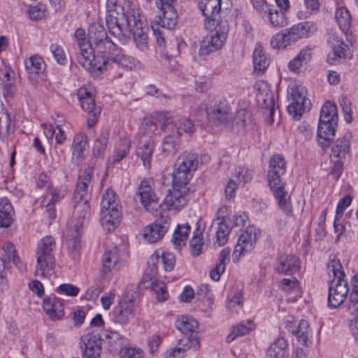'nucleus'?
Masks as SVG:
<instances>
[{"instance_id":"50","label":"nucleus","mask_w":358,"mask_h":358,"mask_svg":"<svg viewBox=\"0 0 358 358\" xmlns=\"http://www.w3.org/2000/svg\"><path fill=\"white\" fill-rule=\"evenodd\" d=\"M202 235L203 229L200 228V226L197 222L193 231L192 238L189 242L190 252L192 255L194 257L199 256L203 251L204 242Z\"/></svg>"},{"instance_id":"23","label":"nucleus","mask_w":358,"mask_h":358,"mask_svg":"<svg viewBox=\"0 0 358 358\" xmlns=\"http://www.w3.org/2000/svg\"><path fill=\"white\" fill-rule=\"evenodd\" d=\"M350 150L349 138L346 136L339 138L334 142L330 155L331 162L335 164V169L339 172L342 168L343 159H345Z\"/></svg>"},{"instance_id":"28","label":"nucleus","mask_w":358,"mask_h":358,"mask_svg":"<svg viewBox=\"0 0 358 358\" xmlns=\"http://www.w3.org/2000/svg\"><path fill=\"white\" fill-rule=\"evenodd\" d=\"M234 124L240 132L248 133L255 130L256 123L252 114L248 110L241 109L234 117Z\"/></svg>"},{"instance_id":"29","label":"nucleus","mask_w":358,"mask_h":358,"mask_svg":"<svg viewBox=\"0 0 358 358\" xmlns=\"http://www.w3.org/2000/svg\"><path fill=\"white\" fill-rule=\"evenodd\" d=\"M24 66L28 77L30 80H36L43 74L45 69V64L43 58L37 55L31 56L24 60Z\"/></svg>"},{"instance_id":"1","label":"nucleus","mask_w":358,"mask_h":358,"mask_svg":"<svg viewBox=\"0 0 358 358\" xmlns=\"http://www.w3.org/2000/svg\"><path fill=\"white\" fill-rule=\"evenodd\" d=\"M92 170L88 169L79 175L73 199V213L70 234L71 238L68 241V250L69 255L75 260L80 256L82 229L90 216L89 187L92 182Z\"/></svg>"},{"instance_id":"5","label":"nucleus","mask_w":358,"mask_h":358,"mask_svg":"<svg viewBox=\"0 0 358 358\" xmlns=\"http://www.w3.org/2000/svg\"><path fill=\"white\" fill-rule=\"evenodd\" d=\"M210 32L205 36L200 43L199 54L201 56H207L220 50L227 39L228 24L226 21L216 23L214 28L210 29Z\"/></svg>"},{"instance_id":"57","label":"nucleus","mask_w":358,"mask_h":358,"mask_svg":"<svg viewBox=\"0 0 358 358\" xmlns=\"http://www.w3.org/2000/svg\"><path fill=\"white\" fill-rule=\"evenodd\" d=\"M265 13L267 14L268 20L273 26L281 27L287 24L285 13L278 10L274 6L271 5Z\"/></svg>"},{"instance_id":"21","label":"nucleus","mask_w":358,"mask_h":358,"mask_svg":"<svg viewBox=\"0 0 358 358\" xmlns=\"http://www.w3.org/2000/svg\"><path fill=\"white\" fill-rule=\"evenodd\" d=\"M136 196L146 209L152 203H157L158 197L155 190V182L152 178H145L140 182Z\"/></svg>"},{"instance_id":"22","label":"nucleus","mask_w":358,"mask_h":358,"mask_svg":"<svg viewBox=\"0 0 358 358\" xmlns=\"http://www.w3.org/2000/svg\"><path fill=\"white\" fill-rule=\"evenodd\" d=\"M162 130L166 133L169 132V131L175 130V132L180 136L182 132L189 134L194 133L195 126L191 120L186 117L178 118L177 120H173L171 117H168L165 120L162 127Z\"/></svg>"},{"instance_id":"58","label":"nucleus","mask_w":358,"mask_h":358,"mask_svg":"<svg viewBox=\"0 0 358 358\" xmlns=\"http://www.w3.org/2000/svg\"><path fill=\"white\" fill-rule=\"evenodd\" d=\"M337 119L336 106L330 101L325 102L321 108L319 121L337 122Z\"/></svg>"},{"instance_id":"36","label":"nucleus","mask_w":358,"mask_h":358,"mask_svg":"<svg viewBox=\"0 0 358 358\" xmlns=\"http://www.w3.org/2000/svg\"><path fill=\"white\" fill-rule=\"evenodd\" d=\"M155 145L153 141H140L136 150V154L138 157L141 158L143 162V166L150 169L154 152Z\"/></svg>"},{"instance_id":"47","label":"nucleus","mask_w":358,"mask_h":358,"mask_svg":"<svg viewBox=\"0 0 358 358\" xmlns=\"http://www.w3.org/2000/svg\"><path fill=\"white\" fill-rule=\"evenodd\" d=\"M230 250L229 248H224L221 250L217 263L215 268L210 272V275L215 281H218L220 279L221 275L226 269V264L229 261Z\"/></svg>"},{"instance_id":"30","label":"nucleus","mask_w":358,"mask_h":358,"mask_svg":"<svg viewBox=\"0 0 358 358\" xmlns=\"http://www.w3.org/2000/svg\"><path fill=\"white\" fill-rule=\"evenodd\" d=\"M337 122H324L319 121L317 128V141L322 148H325L330 144V141L335 136V126Z\"/></svg>"},{"instance_id":"33","label":"nucleus","mask_w":358,"mask_h":358,"mask_svg":"<svg viewBox=\"0 0 358 358\" xmlns=\"http://www.w3.org/2000/svg\"><path fill=\"white\" fill-rule=\"evenodd\" d=\"M88 146L87 136L84 134H76L71 145L72 161L79 164L84 159V151Z\"/></svg>"},{"instance_id":"55","label":"nucleus","mask_w":358,"mask_h":358,"mask_svg":"<svg viewBox=\"0 0 358 358\" xmlns=\"http://www.w3.org/2000/svg\"><path fill=\"white\" fill-rule=\"evenodd\" d=\"M255 328L254 322L248 320L240 322L237 326L234 327L231 333L228 335L227 341L228 343L231 342L238 336H243Z\"/></svg>"},{"instance_id":"9","label":"nucleus","mask_w":358,"mask_h":358,"mask_svg":"<svg viewBox=\"0 0 358 358\" xmlns=\"http://www.w3.org/2000/svg\"><path fill=\"white\" fill-rule=\"evenodd\" d=\"M134 10L124 13L123 8H119L106 15V23L107 27L114 36L120 40L123 38L126 35V31L129 27L130 20L132 18V13Z\"/></svg>"},{"instance_id":"25","label":"nucleus","mask_w":358,"mask_h":358,"mask_svg":"<svg viewBox=\"0 0 358 358\" xmlns=\"http://www.w3.org/2000/svg\"><path fill=\"white\" fill-rule=\"evenodd\" d=\"M291 43L307 38L317 30L316 24L313 22H303L285 29Z\"/></svg>"},{"instance_id":"10","label":"nucleus","mask_w":358,"mask_h":358,"mask_svg":"<svg viewBox=\"0 0 358 358\" xmlns=\"http://www.w3.org/2000/svg\"><path fill=\"white\" fill-rule=\"evenodd\" d=\"M78 50L77 60L85 69L94 76L106 72V60L101 61L99 56L95 57L92 44L89 47L79 48Z\"/></svg>"},{"instance_id":"48","label":"nucleus","mask_w":358,"mask_h":358,"mask_svg":"<svg viewBox=\"0 0 358 358\" xmlns=\"http://www.w3.org/2000/svg\"><path fill=\"white\" fill-rule=\"evenodd\" d=\"M191 229V226L188 223L178 224L173 234L171 241L176 248H180L186 245Z\"/></svg>"},{"instance_id":"6","label":"nucleus","mask_w":358,"mask_h":358,"mask_svg":"<svg viewBox=\"0 0 358 358\" xmlns=\"http://www.w3.org/2000/svg\"><path fill=\"white\" fill-rule=\"evenodd\" d=\"M199 157L196 153L184 152L177 159L173 173V180L176 182L189 183L199 165Z\"/></svg>"},{"instance_id":"53","label":"nucleus","mask_w":358,"mask_h":358,"mask_svg":"<svg viewBox=\"0 0 358 358\" xmlns=\"http://www.w3.org/2000/svg\"><path fill=\"white\" fill-rule=\"evenodd\" d=\"M327 41L336 58L346 57L348 48L341 38L336 34H331Z\"/></svg>"},{"instance_id":"15","label":"nucleus","mask_w":358,"mask_h":358,"mask_svg":"<svg viewBox=\"0 0 358 358\" xmlns=\"http://www.w3.org/2000/svg\"><path fill=\"white\" fill-rule=\"evenodd\" d=\"M222 0H200L198 4L202 15L205 17L204 27L212 29L219 22Z\"/></svg>"},{"instance_id":"61","label":"nucleus","mask_w":358,"mask_h":358,"mask_svg":"<svg viewBox=\"0 0 358 358\" xmlns=\"http://www.w3.org/2000/svg\"><path fill=\"white\" fill-rule=\"evenodd\" d=\"M14 85V79L11 77V71L10 70H2L0 73V87L3 89L5 96L13 94V87Z\"/></svg>"},{"instance_id":"27","label":"nucleus","mask_w":358,"mask_h":358,"mask_svg":"<svg viewBox=\"0 0 358 358\" xmlns=\"http://www.w3.org/2000/svg\"><path fill=\"white\" fill-rule=\"evenodd\" d=\"M93 45L97 54L100 55L101 61L110 60L109 58H112L120 50L108 36L95 42Z\"/></svg>"},{"instance_id":"35","label":"nucleus","mask_w":358,"mask_h":358,"mask_svg":"<svg viewBox=\"0 0 358 358\" xmlns=\"http://www.w3.org/2000/svg\"><path fill=\"white\" fill-rule=\"evenodd\" d=\"M14 131V127L11 123L10 114L0 102V141L6 142Z\"/></svg>"},{"instance_id":"11","label":"nucleus","mask_w":358,"mask_h":358,"mask_svg":"<svg viewBox=\"0 0 358 358\" xmlns=\"http://www.w3.org/2000/svg\"><path fill=\"white\" fill-rule=\"evenodd\" d=\"M307 90L301 85H294L289 88L288 99L290 103L287 109L289 115L295 119H299L305 110V104L308 99L306 98Z\"/></svg>"},{"instance_id":"54","label":"nucleus","mask_w":358,"mask_h":358,"mask_svg":"<svg viewBox=\"0 0 358 358\" xmlns=\"http://www.w3.org/2000/svg\"><path fill=\"white\" fill-rule=\"evenodd\" d=\"M210 232L215 234L216 243L219 246H222L228 241V236L230 233V227L226 223L219 222V224H212Z\"/></svg>"},{"instance_id":"7","label":"nucleus","mask_w":358,"mask_h":358,"mask_svg":"<svg viewBox=\"0 0 358 358\" xmlns=\"http://www.w3.org/2000/svg\"><path fill=\"white\" fill-rule=\"evenodd\" d=\"M187 183L172 180V188L165 196L162 206L169 211L178 212L185 208L189 201V189Z\"/></svg>"},{"instance_id":"13","label":"nucleus","mask_w":358,"mask_h":358,"mask_svg":"<svg viewBox=\"0 0 358 358\" xmlns=\"http://www.w3.org/2000/svg\"><path fill=\"white\" fill-rule=\"evenodd\" d=\"M136 310L135 301L131 299H122L110 313L113 322L121 325L127 324L134 317Z\"/></svg>"},{"instance_id":"62","label":"nucleus","mask_w":358,"mask_h":358,"mask_svg":"<svg viewBox=\"0 0 358 358\" xmlns=\"http://www.w3.org/2000/svg\"><path fill=\"white\" fill-rule=\"evenodd\" d=\"M233 176L239 184L245 185L252 180L253 178V171L246 166H238L234 169Z\"/></svg>"},{"instance_id":"51","label":"nucleus","mask_w":358,"mask_h":358,"mask_svg":"<svg viewBox=\"0 0 358 358\" xmlns=\"http://www.w3.org/2000/svg\"><path fill=\"white\" fill-rule=\"evenodd\" d=\"M129 24L131 26L127 29L126 33H131L133 34L134 38H140L143 36H148V27L141 20L138 13L137 15H136L135 12L132 13V18L130 20Z\"/></svg>"},{"instance_id":"26","label":"nucleus","mask_w":358,"mask_h":358,"mask_svg":"<svg viewBox=\"0 0 358 358\" xmlns=\"http://www.w3.org/2000/svg\"><path fill=\"white\" fill-rule=\"evenodd\" d=\"M206 113L209 120L218 125L227 121L229 108L224 102L220 101L213 106H208L206 108Z\"/></svg>"},{"instance_id":"24","label":"nucleus","mask_w":358,"mask_h":358,"mask_svg":"<svg viewBox=\"0 0 358 358\" xmlns=\"http://www.w3.org/2000/svg\"><path fill=\"white\" fill-rule=\"evenodd\" d=\"M123 265L120 257V251L115 246L107 249L102 257V269L106 274L119 270Z\"/></svg>"},{"instance_id":"16","label":"nucleus","mask_w":358,"mask_h":358,"mask_svg":"<svg viewBox=\"0 0 358 358\" xmlns=\"http://www.w3.org/2000/svg\"><path fill=\"white\" fill-rule=\"evenodd\" d=\"M170 218L160 217L143 229V236L150 243H155L162 239L170 227Z\"/></svg>"},{"instance_id":"45","label":"nucleus","mask_w":358,"mask_h":358,"mask_svg":"<svg viewBox=\"0 0 358 358\" xmlns=\"http://www.w3.org/2000/svg\"><path fill=\"white\" fill-rule=\"evenodd\" d=\"M288 344L283 338H277L268 349L266 358H289Z\"/></svg>"},{"instance_id":"52","label":"nucleus","mask_w":358,"mask_h":358,"mask_svg":"<svg viewBox=\"0 0 358 358\" xmlns=\"http://www.w3.org/2000/svg\"><path fill=\"white\" fill-rule=\"evenodd\" d=\"M110 137V129L104 128L97 135L93 147V153L96 157L101 156L107 147Z\"/></svg>"},{"instance_id":"2","label":"nucleus","mask_w":358,"mask_h":358,"mask_svg":"<svg viewBox=\"0 0 358 358\" xmlns=\"http://www.w3.org/2000/svg\"><path fill=\"white\" fill-rule=\"evenodd\" d=\"M287 164L281 155H273L269 162L268 172V183L275 199L278 201L280 208L287 215L292 213L290 196L285 189V184L282 176L286 172Z\"/></svg>"},{"instance_id":"19","label":"nucleus","mask_w":358,"mask_h":358,"mask_svg":"<svg viewBox=\"0 0 358 358\" xmlns=\"http://www.w3.org/2000/svg\"><path fill=\"white\" fill-rule=\"evenodd\" d=\"M101 339L97 333H90L81 338L82 355L85 358H99L101 352Z\"/></svg>"},{"instance_id":"63","label":"nucleus","mask_w":358,"mask_h":358,"mask_svg":"<svg viewBox=\"0 0 358 358\" xmlns=\"http://www.w3.org/2000/svg\"><path fill=\"white\" fill-rule=\"evenodd\" d=\"M290 43L291 41L285 29L275 34L271 40V46L275 49L285 48Z\"/></svg>"},{"instance_id":"37","label":"nucleus","mask_w":358,"mask_h":358,"mask_svg":"<svg viewBox=\"0 0 358 358\" xmlns=\"http://www.w3.org/2000/svg\"><path fill=\"white\" fill-rule=\"evenodd\" d=\"M162 142V150L166 156L175 155L180 148V138L175 130L169 131Z\"/></svg>"},{"instance_id":"34","label":"nucleus","mask_w":358,"mask_h":358,"mask_svg":"<svg viewBox=\"0 0 358 358\" xmlns=\"http://www.w3.org/2000/svg\"><path fill=\"white\" fill-rule=\"evenodd\" d=\"M67 192V187L64 185L59 188H55L51 191V198L50 199H44L41 201V205L45 206V211L48 212L49 217L54 220L56 217V211L54 207L55 203L64 197Z\"/></svg>"},{"instance_id":"17","label":"nucleus","mask_w":358,"mask_h":358,"mask_svg":"<svg viewBox=\"0 0 358 358\" xmlns=\"http://www.w3.org/2000/svg\"><path fill=\"white\" fill-rule=\"evenodd\" d=\"M257 91L256 99L259 105L268 111L271 115L270 124L273 122L272 116L274 113L275 99L274 94L266 82L259 80L255 83Z\"/></svg>"},{"instance_id":"41","label":"nucleus","mask_w":358,"mask_h":358,"mask_svg":"<svg viewBox=\"0 0 358 358\" xmlns=\"http://www.w3.org/2000/svg\"><path fill=\"white\" fill-rule=\"evenodd\" d=\"M155 262L162 264L166 271H171L175 266V255L169 251H155L149 259L150 264H154Z\"/></svg>"},{"instance_id":"8","label":"nucleus","mask_w":358,"mask_h":358,"mask_svg":"<svg viewBox=\"0 0 358 358\" xmlns=\"http://www.w3.org/2000/svg\"><path fill=\"white\" fill-rule=\"evenodd\" d=\"M110 60H106V72L113 80H116L123 76L122 69L133 70L141 67V62L134 57L124 55L120 48L119 52Z\"/></svg>"},{"instance_id":"32","label":"nucleus","mask_w":358,"mask_h":358,"mask_svg":"<svg viewBox=\"0 0 358 358\" xmlns=\"http://www.w3.org/2000/svg\"><path fill=\"white\" fill-rule=\"evenodd\" d=\"M299 267V258L292 255L280 256L275 266V270L282 274H292Z\"/></svg>"},{"instance_id":"14","label":"nucleus","mask_w":358,"mask_h":358,"mask_svg":"<svg viewBox=\"0 0 358 358\" xmlns=\"http://www.w3.org/2000/svg\"><path fill=\"white\" fill-rule=\"evenodd\" d=\"M80 104L83 110L89 113L87 119L88 127L94 126L98 121L101 108L95 105L92 93L86 87H80L77 93Z\"/></svg>"},{"instance_id":"38","label":"nucleus","mask_w":358,"mask_h":358,"mask_svg":"<svg viewBox=\"0 0 358 358\" xmlns=\"http://www.w3.org/2000/svg\"><path fill=\"white\" fill-rule=\"evenodd\" d=\"M121 211L100 210V223L107 232L113 231L120 222Z\"/></svg>"},{"instance_id":"4","label":"nucleus","mask_w":358,"mask_h":358,"mask_svg":"<svg viewBox=\"0 0 358 358\" xmlns=\"http://www.w3.org/2000/svg\"><path fill=\"white\" fill-rule=\"evenodd\" d=\"M327 268L329 273H332L334 275L329 287L328 306L336 308L343 303L349 293L348 284L339 260H331Z\"/></svg>"},{"instance_id":"44","label":"nucleus","mask_w":358,"mask_h":358,"mask_svg":"<svg viewBox=\"0 0 358 358\" xmlns=\"http://www.w3.org/2000/svg\"><path fill=\"white\" fill-rule=\"evenodd\" d=\"M121 206L116 193L111 189H106L102 194L100 210L110 212L120 211Z\"/></svg>"},{"instance_id":"49","label":"nucleus","mask_w":358,"mask_h":358,"mask_svg":"<svg viewBox=\"0 0 358 358\" xmlns=\"http://www.w3.org/2000/svg\"><path fill=\"white\" fill-rule=\"evenodd\" d=\"M131 148V142L127 138L120 139L115 146L113 155L110 157L109 162L115 164L122 160L129 153Z\"/></svg>"},{"instance_id":"42","label":"nucleus","mask_w":358,"mask_h":358,"mask_svg":"<svg viewBox=\"0 0 358 358\" xmlns=\"http://www.w3.org/2000/svg\"><path fill=\"white\" fill-rule=\"evenodd\" d=\"M160 130L156 122L152 119H145L141 123L138 133L140 141H152V138L159 134Z\"/></svg>"},{"instance_id":"59","label":"nucleus","mask_w":358,"mask_h":358,"mask_svg":"<svg viewBox=\"0 0 358 358\" xmlns=\"http://www.w3.org/2000/svg\"><path fill=\"white\" fill-rule=\"evenodd\" d=\"M88 36L92 43L94 44L99 40L106 38V36H107L108 34L103 24L99 22H94L89 26Z\"/></svg>"},{"instance_id":"12","label":"nucleus","mask_w":358,"mask_h":358,"mask_svg":"<svg viewBox=\"0 0 358 358\" xmlns=\"http://www.w3.org/2000/svg\"><path fill=\"white\" fill-rule=\"evenodd\" d=\"M260 231L255 226H249L240 235L233 252L234 262H238L241 256L250 252L255 247Z\"/></svg>"},{"instance_id":"64","label":"nucleus","mask_w":358,"mask_h":358,"mask_svg":"<svg viewBox=\"0 0 358 358\" xmlns=\"http://www.w3.org/2000/svg\"><path fill=\"white\" fill-rule=\"evenodd\" d=\"M50 50L52 53L53 57L58 64L64 65L66 63L67 58L64 50L61 45L57 43H52L50 46Z\"/></svg>"},{"instance_id":"18","label":"nucleus","mask_w":358,"mask_h":358,"mask_svg":"<svg viewBox=\"0 0 358 358\" xmlns=\"http://www.w3.org/2000/svg\"><path fill=\"white\" fill-rule=\"evenodd\" d=\"M157 8L162 11V15L157 16L152 22V29L155 34L157 31L159 32V27L167 29H173L178 20L176 10L172 4H164L162 7Z\"/></svg>"},{"instance_id":"31","label":"nucleus","mask_w":358,"mask_h":358,"mask_svg":"<svg viewBox=\"0 0 358 358\" xmlns=\"http://www.w3.org/2000/svg\"><path fill=\"white\" fill-rule=\"evenodd\" d=\"M43 308L53 320H59L64 316L62 302L55 296H48L43 299Z\"/></svg>"},{"instance_id":"46","label":"nucleus","mask_w":358,"mask_h":358,"mask_svg":"<svg viewBox=\"0 0 358 358\" xmlns=\"http://www.w3.org/2000/svg\"><path fill=\"white\" fill-rule=\"evenodd\" d=\"M335 20L339 29L345 34L348 33L352 25V15L345 6H340L335 12Z\"/></svg>"},{"instance_id":"3","label":"nucleus","mask_w":358,"mask_h":358,"mask_svg":"<svg viewBox=\"0 0 358 358\" xmlns=\"http://www.w3.org/2000/svg\"><path fill=\"white\" fill-rule=\"evenodd\" d=\"M56 249L57 244L55 239L51 236L43 237L38 243L36 252V276L50 278L55 275V253Z\"/></svg>"},{"instance_id":"56","label":"nucleus","mask_w":358,"mask_h":358,"mask_svg":"<svg viewBox=\"0 0 358 358\" xmlns=\"http://www.w3.org/2000/svg\"><path fill=\"white\" fill-rule=\"evenodd\" d=\"M176 327L182 334H189L196 331L199 324L193 317L182 315L176 321Z\"/></svg>"},{"instance_id":"60","label":"nucleus","mask_w":358,"mask_h":358,"mask_svg":"<svg viewBox=\"0 0 358 358\" xmlns=\"http://www.w3.org/2000/svg\"><path fill=\"white\" fill-rule=\"evenodd\" d=\"M143 287L145 289H150L154 291L157 294V298L159 301H166L169 296V294L166 290V287L164 282L155 280L151 282L143 285Z\"/></svg>"},{"instance_id":"40","label":"nucleus","mask_w":358,"mask_h":358,"mask_svg":"<svg viewBox=\"0 0 358 358\" xmlns=\"http://www.w3.org/2000/svg\"><path fill=\"white\" fill-rule=\"evenodd\" d=\"M15 216V211L10 201L6 197L0 198V227H9Z\"/></svg>"},{"instance_id":"39","label":"nucleus","mask_w":358,"mask_h":358,"mask_svg":"<svg viewBox=\"0 0 358 358\" xmlns=\"http://www.w3.org/2000/svg\"><path fill=\"white\" fill-rule=\"evenodd\" d=\"M269 64V60L263 49V47L257 44L253 52L254 72L257 76L262 75Z\"/></svg>"},{"instance_id":"20","label":"nucleus","mask_w":358,"mask_h":358,"mask_svg":"<svg viewBox=\"0 0 358 358\" xmlns=\"http://www.w3.org/2000/svg\"><path fill=\"white\" fill-rule=\"evenodd\" d=\"M285 328L288 331L296 336L299 343L303 346H307L310 343L312 331L308 321L305 320H300L298 323L294 320H287L285 323Z\"/></svg>"},{"instance_id":"43","label":"nucleus","mask_w":358,"mask_h":358,"mask_svg":"<svg viewBox=\"0 0 358 358\" xmlns=\"http://www.w3.org/2000/svg\"><path fill=\"white\" fill-rule=\"evenodd\" d=\"M312 55L313 49L311 48L306 47L301 49L299 54L289 62V69L293 72H299L301 67L311 60Z\"/></svg>"}]
</instances>
